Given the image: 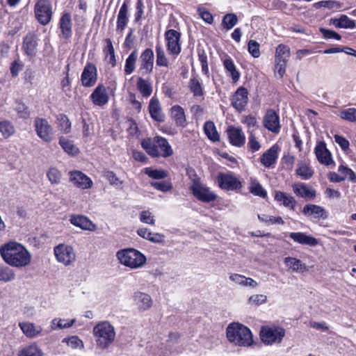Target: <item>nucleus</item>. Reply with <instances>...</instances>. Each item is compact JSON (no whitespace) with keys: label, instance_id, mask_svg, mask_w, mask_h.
Returning a JSON list of instances; mask_svg holds the SVG:
<instances>
[{"label":"nucleus","instance_id":"nucleus-1","mask_svg":"<svg viewBox=\"0 0 356 356\" xmlns=\"http://www.w3.org/2000/svg\"><path fill=\"white\" fill-rule=\"evenodd\" d=\"M0 254L7 264L16 268L25 267L31 260V254L27 249L15 241H10L2 245Z\"/></svg>","mask_w":356,"mask_h":356},{"label":"nucleus","instance_id":"nucleus-2","mask_svg":"<svg viewBox=\"0 0 356 356\" xmlns=\"http://www.w3.org/2000/svg\"><path fill=\"white\" fill-rule=\"evenodd\" d=\"M228 341L238 346L249 347L253 344L252 334L250 330L239 323H232L226 329Z\"/></svg>","mask_w":356,"mask_h":356},{"label":"nucleus","instance_id":"nucleus-3","mask_svg":"<svg viewBox=\"0 0 356 356\" xmlns=\"http://www.w3.org/2000/svg\"><path fill=\"white\" fill-rule=\"evenodd\" d=\"M142 147L152 157L167 158L172 155L173 150L167 139L161 136L147 138L141 141Z\"/></svg>","mask_w":356,"mask_h":356},{"label":"nucleus","instance_id":"nucleus-4","mask_svg":"<svg viewBox=\"0 0 356 356\" xmlns=\"http://www.w3.org/2000/svg\"><path fill=\"white\" fill-rule=\"evenodd\" d=\"M97 346L100 349L107 348L115 340L114 327L108 321L97 323L92 330Z\"/></svg>","mask_w":356,"mask_h":356},{"label":"nucleus","instance_id":"nucleus-5","mask_svg":"<svg viewBox=\"0 0 356 356\" xmlns=\"http://www.w3.org/2000/svg\"><path fill=\"white\" fill-rule=\"evenodd\" d=\"M116 257L122 265L136 269L141 267L146 261L145 256L134 248H127L117 252Z\"/></svg>","mask_w":356,"mask_h":356},{"label":"nucleus","instance_id":"nucleus-6","mask_svg":"<svg viewBox=\"0 0 356 356\" xmlns=\"http://www.w3.org/2000/svg\"><path fill=\"white\" fill-rule=\"evenodd\" d=\"M192 184L190 186L193 195L200 201L211 202L216 200L217 195L209 187L201 183L195 171L189 173Z\"/></svg>","mask_w":356,"mask_h":356},{"label":"nucleus","instance_id":"nucleus-7","mask_svg":"<svg viewBox=\"0 0 356 356\" xmlns=\"http://www.w3.org/2000/svg\"><path fill=\"white\" fill-rule=\"evenodd\" d=\"M34 13L38 22L45 26L52 18V5L50 0H37L34 6Z\"/></svg>","mask_w":356,"mask_h":356},{"label":"nucleus","instance_id":"nucleus-8","mask_svg":"<svg viewBox=\"0 0 356 356\" xmlns=\"http://www.w3.org/2000/svg\"><path fill=\"white\" fill-rule=\"evenodd\" d=\"M285 335V330L277 326H263L260 331L261 341L266 345L280 343Z\"/></svg>","mask_w":356,"mask_h":356},{"label":"nucleus","instance_id":"nucleus-9","mask_svg":"<svg viewBox=\"0 0 356 356\" xmlns=\"http://www.w3.org/2000/svg\"><path fill=\"white\" fill-rule=\"evenodd\" d=\"M54 254L56 260L65 266L72 264L76 259L74 250L71 245L60 243L54 247Z\"/></svg>","mask_w":356,"mask_h":356},{"label":"nucleus","instance_id":"nucleus-10","mask_svg":"<svg viewBox=\"0 0 356 356\" xmlns=\"http://www.w3.org/2000/svg\"><path fill=\"white\" fill-rule=\"evenodd\" d=\"M219 187L226 191H237L242 188V184L232 173L220 172L217 176Z\"/></svg>","mask_w":356,"mask_h":356},{"label":"nucleus","instance_id":"nucleus-11","mask_svg":"<svg viewBox=\"0 0 356 356\" xmlns=\"http://www.w3.org/2000/svg\"><path fill=\"white\" fill-rule=\"evenodd\" d=\"M34 127L37 136L43 141L50 143L53 140V128L46 119L36 118Z\"/></svg>","mask_w":356,"mask_h":356},{"label":"nucleus","instance_id":"nucleus-12","mask_svg":"<svg viewBox=\"0 0 356 356\" xmlns=\"http://www.w3.org/2000/svg\"><path fill=\"white\" fill-rule=\"evenodd\" d=\"M181 33L176 30L170 29L165 33L167 49L170 54L177 56L181 50L180 44Z\"/></svg>","mask_w":356,"mask_h":356},{"label":"nucleus","instance_id":"nucleus-13","mask_svg":"<svg viewBox=\"0 0 356 356\" xmlns=\"http://www.w3.org/2000/svg\"><path fill=\"white\" fill-rule=\"evenodd\" d=\"M69 180L75 187L83 190L91 188L93 185L92 179L80 170L69 172Z\"/></svg>","mask_w":356,"mask_h":356},{"label":"nucleus","instance_id":"nucleus-14","mask_svg":"<svg viewBox=\"0 0 356 356\" xmlns=\"http://www.w3.org/2000/svg\"><path fill=\"white\" fill-rule=\"evenodd\" d=\"M138 73L142 75L150 74L154 67V51L152 49H145L140 56Z\"/></svg>","mask_w":356,"mask_h":356},{"label":"nucleus","instance_id":"nucleus-15","mask_svg":"<svg viewBox=\"0 0 356 356\" xmlns=\"http://www.w3.org/2000/svg\"><path fill=\"white\" fill-rule=\"evenodd\" d=\"M248 102V91L243 86L239 87L231 98L232 106L238 112H242L245 110Z\"/></svg>","mask_w":356,"mask_h":356},{"label":"nucleus","instance_id":"nucleus-16","mask_svg":"<svg viewBox=\"0 0 356 356\" xmlns=\"http://www.w3.org/2000/svg\"><path fill=\"white\" fill-rule=\"evenodd\" d=\"M263 125L268 131L278 134L281 128L279 115L273 109H268L264 117Z\"/></svg>","mask_w":356,"mask_h":356},{"label":"nucleus","instance_id":"nucleus-17","mask_svg":"<svg viewBox=\"0 0 356 356\" xmlns=\"http://www.w3.org/2000/svg\"><path fill=\"white\" fill-rule=\"evenodd\" d=\"M97 80V70L92 63H88L84 67L81 76V83L84 87L93 86Z\"/></svg>","mask_w":356,"mask_h":356},{"label":"nucleus","instance_id":"nucleus-18","mask_svg":"<svg viewBox=\"0 0 356 356\" xmlns=\"http://www.w3.org/2000/svg\"><path fill=\"white\" fill-rule=\"evenodd\" d=\"M227 133L232 145L241 147L245 144V136L241 128L229 126L227 129Z\"/></svg>","mask_w":356,"mask_h":356},{"label":"nucleus","instance_id":"nucleus-19","mask_svg":"<svg viewBox=\"0 0 356 356\" xmlns=\"http://www.w3.org/2000/svg\"><path fill=\"white\" fill-rule=\"evenodd\" d=\"M59 28L61 32L60 37L65 40L72 37V22L71 15L69 13H64L62 14L59 20Z\"/></svg>","mask_w":356,"mask_h":356},{"label":"nucleus","instance_id":"nucleus-20","mask_svg":"<svg viewBox=\"0 0 356 356\" xmlns=\"http://www.w3.org/2000/svg\"><path fill=\"white\" fill-rule=\"evenodd\" d=\"M38 41V38L35 33L30 32L26 34V35L24 38L22 45V48L24 50L26 54L29 56H33L35 55Z\"/></svg>","mask_w":356,"mask_h":356},{"label":"nucleus","instance_id":"nucleus-21","mask_svg":"<svg viewBox=\"0 0 356 356\" xmlns=\"http://www.w3.org/2000/svg\"><path fill=\"white\" fill-rule=\"evenodd\" d=\"M279 147L277 145H273L270 149L264 152L260 158L261 163L266 168L274 165L278 159Z\"/></svg>","mask_w":356,"mask_h":356},{"label":"nucleus","instance_id":"nucleus-22","mask_svg":"<svg viewBox=\"0 0 356 356\" xmlns=\"http://www.w3.org/2000/svg\"><path fill=\"white\" fill-rule=\"evenodd\" d=\"M133 298L134 303L140 312L146 311L152 307V298L147 293L137 291L134 293Z\"/></svg>","mask_w":356,"mask_h":356},{"label":"nucleus","instance_id":"nucleus-23","mask_svg":"<svg viewBox=\"0 0 356 356\" xmlns=\"http://www.w3.org/2000/svg\"><path fill=\"white\" fill-rule=\"evenodd\" d=\"M289 237L296 243L314 247L318 243L317 238L307 235L305 232H291L289 233Z\"/></svg>","mask_w":356,"mask_h":356},{"label":"nucleus","instance_id":"nucleus-24","mask_svg":"<svg viewBox=\"0 0 356 356\" xmlns=\"http://www.w3.org/2000/svg\"><path fill=\"white\" fill-rule=\"evenodd\" d=\"M90 98L94 104L104 106L108 101V96L104 86L99 84L90 95Z\"/></svg>","mask_w":356,"mask_h":356},{"label":"nucleus","instance_id":"nucleus-25","mask_svg":"<svg viewBox=\"0 0 356 356\" xmlns=\"http://www.w3.org/2000/svg\"><path fill=\"white\" fill-rule=\"evenodd\" d=\"M314 152L318 161L321 164L328 165L332 162L331 154L326 148L324 142L318 143L315 147Z\"/></svg>","mask_w":356,"mask_h":356},{"label":"nucleus","instance_id":"nucleus-26","mask_svg":"<svg viewBox=\"0 0 356 356\" xmlns=\"http://www.w3.org/2000/svg\"><path fill=\"white\" fill-rule=\"evenodd\" d=\"M293 193L298 197L312 200L316 197V191L305 183H296L292 186Z\"/></svg>","mask_w":356,"mask_h":356},{"label":"nucleus","instance_id":"nucleus-27","mask_svg":"<svg viewBox=\"0 0 356 356\" xmlns=\"http://www.w3.org/2000/svg\"><path fill=\"white\" fill-rule=\"evenodd\" d=\"M302 213L306 216H312L315 219L325 220L327 218V213L321 206L316 204H306L302 209Z\"/></svg>","mask_w":356,"mask_h":356},{"label":"nucleus","instance_id":"nucleus-28","mask_svg":"<svg viewBox=\"0 0 356 356\" xmlns=\"http://www.w3.org/2000/svg\"><path fill=\"white\" fill-rule=\"evenodd\" d=\"M70 221L73 225L82 229L93 231L96 228L95 225L88 218L82 215H72Z\"/></svg>","mask_w":356,"mask_h":356},{"label":"nucleus","instance_id":"nucleus-29","mask_svg":"<svg viewBox=\"0 0 356 356\" xmlns=\"http://www.w3.org/2000/svg\"><path fill=\"white\" fill-rule=\"evenodd\" d=\"M19 326L23 334L28 338L33 339L40 335L42 331L40 325L30 322H22L19 323Z\"/></svg>","mask_w":356,"mask_h":356},{"label":"nucleus","instance_id":"nucleus-30","mask_svg":"<svg viewBox=\"0 0 356 356\" xmlns=\"http://www.w3.org/2000/svg\"><path fill=\"white\" fill-rule=\"evenodd\" d=\"M274 199L276 202L280 203V205L291 210L295 209L296 201L292 195L282 191H275Z\"/></svg>","mask_w":356,"mask_h":356},{"label":"nucleus","instance_id":"nucleus-31","mask_svg":"<svg viewBox=\"0 0 356 356\" xmlns=\"http://www.w3.org/2000/svg\"><path fill=\"white\" fill-rule=\"evenodd\" d=\"M128 1L125 0L121 6L117 19V30L124 31L129 22L128 17Z\"/></svg>","mask_w":356,"mask_h":356},{"label":"nucleus","instance_id":"nucleus-32","mask_svg":"<svg viewBox=\"0 0 356 356\" xmlns=\"http://www.w3.org/2000/svg\"><path fill=\"white\" fill-rule=\"evenodd\" d=\"M331 24L339 29H355L356 22L346 15H341L339 18H332Z\"/></svg>","mask_w":356,"mask_h":356},{"label":"nucleus","instance_id":"nucleus-33","mask_svg":"<svg viewBox=\"0 0 356 356\" xmlns=\"http://www.w3.org/2000/svg\"><path fill=\"white\" fill-rule=\"evenodd\" d=\"M149 112L151 117L157 122H163L164 116L161 112L159 101L155 97L150 99L149 104Z\"/></svg>","mask_w":356,"mask_h":356},{"label":"nucleus","instance_id":"nucleus-34","mask_svg":"<svg viewBox=\"0 0 356 356\" xmlns=\"http://www.w3.org/2000/svg\"><path fill=\"white\" fill-rule=\"evenodd\" d=\"M188 88L195 97H203L204 88L200 79L197 76H193L190 79L188 82Z\"/></svg>","mask_w":356,"mask_h":356},{"label":"nucleus","instance_id":"nucleus-35","mask_svg":"<svg viewBox=\"0 0 356 356\" xmlns=\"http://www.w3.org/2000/svg\"><path fill=\"white\" fill-rule=\"evenodd\" d=\"M105 43L106 45L103 48V53L105 55V59L111 65L112 67H114L117 64L114 47L111 39L109 38H106L105 40Z\"/></svg>","mask_w":356,"mask_h":356},{"label":"nucleus","instance_id":"nucleus-36","mask_svg":"<svg viewBox=\"0 0 356 356\" xmlns=\"http://www.w3.org/2000/svg\"><path fill=\"white\" fill-rule=\"evenodd\" d=\"M286 266L294 272L307 271V267L305 264L302 263L300 259L294 257H285L284 259Z\"/></svg>","mask_w":356,"mask_h":356},{"label":"nucleus","instance_id":"nucleus-37","mask_svg":"<svg viewBox=\"0 0 356 356\" xmlns=\"http://www.w3.org/2000/svg\"><path fill=\"white\" fill-rule=\"evenodd\" d=\"M229 279L236 284L244 286L255 288L258 286L257 282L253 279L239 274H232L229 276Z\"/></svg>","mask_w":356,"mask_h":356},{"label":"nucleus","instance_id":"nucleus-38","mask_svg":"<svg viewBox=\"0 0 356 356\" xmlns=\"http://www.w3.org/2000/svg\"><path fill=\"white\" fill-rule=\"evenodd\" d=\"M17 356H44V354L37 344L32 343L20 349Z\"/></svg>","mask_w":356,"mask_h":356},{"label":"nucleus","instance_id":"nucleus-39","mask_svg":"<svg viewBox=\"0 0 356 356\" xmlns=\"http://www.w3.org/2000/svg\"><path fill=\"white\" fill-rule=\"evenodd\" d=\"M223 65L226 71L231 76L233 83H236L240 78V73L236 70L233 60L230 57L226 58L223 60Z\"/></svg>","mask_w":356,"mask_h":356},{"label":"nucleus","instance_id":"nucleus-40","mask_svg":"<svg viewBox=\"0 0 356 356\" xmlns=\"http://www.w3.org/2000/svg\"><path fill=\"white\" fill-rule=\"evenodd\" d=\"M137 89L139 90L143 97H149L152 92V86L149 81L138 77L137 83Z\"/></svg>","mask_w":356,"mask_h":356},{"label":"nucleus","instance_id":"nucleus-41","mask_svg":"<svg viewBox=\"0 0 356 356\" xmlns=\"http://www.w3.org/2000/svg\"><path fill=\"white\" fill-rule=\"evenodd\" d=\"M137 233L140 237L154 243H160L164 238L163 235L158 233H152L147 228H140L138 229Z\"/></svg>","mask_w":356,"mask_h":356},{"label":"nucleus","instance_id":"nucleus-42","mask_svg":"<svg viewBox=\"0 0 356 356\" xmlns=\"http://www.w3.org/2000/svg\"><path fill=\"white\" fill-rule=\"evenodd\" d=\"M171 115L177 126L184 127L186 117L184 109L180 106L175 105L171 108Z\"/></svg>","mask_w":356,"mask_h":356},{"label":"nucleus","instance_id":"nucleus-43","mask_svg":"<svg viewBox=\"0 0 356 356\" xmlns=\"http://www.w3.org/2000/svg\"><path fill=\"white\" fill-rule=\"evenodd\" d=\"M138 57V51L135 49L127 58L124 70L125 74L129 75L134 72Z\"/></svg>","mask_w":356,"mask_h":356},{"label":"nucleus","instance_id":"nucleus-44","mask_svg":"<svg viewBox=\"0 0 356 356\" xmlns=\"http://www.w3.org/2000/svg\"><path fill=\"white\" fill-rule=\"evenodd\" d=\"M204 131L208 138L213 142L218 141L220 136L216 130L214 123L211 121H207L204 124Z\"/></svg>","mask_w":356,"mask_h":356},{"label":"nucleus","instance_id":"nucleus-45","mask_svg":"<svg viewBox=\"0 0 356 356\" xmlns=\"http://www.w3.org/2000/svg\"><path fill=\"white\" fill-rule=\"evenodd\" d=\"M298 176L304 180L309 179L314 175V171L305 163L300 161L298 163V168L296 170Z\"/></svg>","mask_w":356,"mask_h":356},{"label":"nucleus","instance_id":"nucleus-46","mask_svg":"<svg viewBox=\"0 0 356 356\" xmlns=\"http://www.w3.org/2000/svg\"><path fill=\"white\" fill-rule=\"evenodd\" d=\"M76 320H65L59 318H55L51 321V329L52 330L66 329L72 327Z\"/></svg>","mask_w":356,"mask_h":356},{"label":"nucleus","instance_id":"nucleus-47","mask_svg":"<svg viewBox=\"0 0 356 356\" xmlns=\"http://www.w3.org/2000/svg\"><path fill=\"white\" fill-rule=\"evenodd\" d=\"M156 63L159 67H168L169 65V61L165 56V53L163 47L160 44L156 45Z\"/></svg>","mask_w":356,"mask_h":356},{"label":"nucleus","instance_id":"nucleus-48","mask_svg":"<svg viewBox=\"0 0 356 356\" xmlns=\"http://www.w3.org/2000/svg\"><path fill=\"white\" fill-rule=\"evenodd\" d=\"M290 57V48L283 44H279L275 51V60L278 62H287Z\"/></svg>","mask_w":356,"mask_h":356},{"label":"nucleus","instance_id":"nucleus-49","mask_svg":"<svg viewBox=\"0 0 356 356\" xmlns=\"http://www.w3.org/2000/svg\"><path fill=\"white\" fill-rule=\"evenodd\" d=\"M59 144L68 154L76 155L79 152V149L74 145L73 142L65 137L62 136L60 138Z\"/></svg>","mask_w":356,"mask_h":356},{"label":"nucleus","instance_id":"nucleus-50","mask_svg":"<svg viewBox=\"0 0 356 356\" xmlns=\"http://www.w3.org/2000/svg\"><path fill=\"white\" fill-rule=\"evenodd\" d=\"M259 220L266 225H283L284 221L280 216H273L267 214H258Z\"/></svg>","mask_w":356,"mask_h":356},{"label":"nucleus","instance_id":"nucleus-51","mask_svg":"<svg viewBox=\"0 0 356 356\" xmlns=\"http://www.w3.org/2000/svg\"><path fill=\"white\" fill-rule=\"evenodd\" d=\"M238 23V17L234 13H227L222 17V25L226 30L232 29Z\"/></svg>","mask_w":356,"mask_h":356},{"label":"nucleus","instance_id":"nucleus-52","mask_svg":"<svg viewBox=\"0 0 356 356\" xmlns=\"http://www.w3.org/2000/svg\"><path fill=\"white\" fill-rule=\"evenodd\" d=\"M15 277V274L13 269L8 266H0V281L8 282L13 281Z\"/></svg>","mask_w":356,"mask_h":356},{"label":"nucleus","instance_id":"nucleus-53","mask_svg":"<svg viewBox=\"0 0 356 356\" xmlns=\"http://www.w3.org/2000/svg\"><path fill=\"white\" fill-rule=\"evenodd\" d=\"M0 133L5 138H8L15 133V127L8 120L1 121L0 122Z\"/></svg>","mask_w":356,"mask_h":356},{"label":"nucleus","instance_id":"nucleus-54","mask_svg":"<svg viewBox=\"0 0 356 356\" xmlns=\"http://www.w3.org/2000/svg\"><path fill=\"white\" fill-rule=\"evenodd\" d=\"M58 128L65 134H68L71 129V122L68 118L64 114H60L57 116Z\"/></svg>","mask_w":356,"mask_h":356},{"label":"nucleus","instance_id":"nucleus-55","mask_svg":"<svg viewBox=\"0 0 356 356\" xmlns=\"http://www.w3.org/2000/svg\"><path fill=\"white\" fill-rule=\"evenodd\" d=\"M144 172L146 175L152 179H161L168 177V172L164 170L145 168L144 169Z\"/></svg>","mask_w":356,"mask_h":356},{"label":"nucleus","instance_id":"nucleus-56","mask_svg":"<svg viewBox=\"0 0 356 356\" xmlns=\"http://www.w3.org/2000/svg\"><path fill=\"white\" fill-rule=\"evenodd\" d=\"M339 115L343 120L355 122H356V108H348L343 109L339 112Z\"/></svg>","mask_w":356,"mask_h":356},{"label":"nucleus","instance_id":"nucleus-57","mask_svg":"<svg viewBox=\"0 0 356 356\" xmlns=\"http://www.w3.org/2000/svg\"><path fill=\"white\" fill-rule=\"evenodd\" d=\"M338 171L341 175V177H346V179H347L353 183L356 182V175L350 168L341 165L338 168Z\"/></svg>","mask_w":356,"mask_h":356},{"label":"nucleus","instance_id":"nucleus-58","mask_svg":"<svg viewBox=\"0 0 356 356\" xmlns=\"http://www.w3.org/2000/svg\"><path fill=\"white\" fill-rule=\"evenodd\" d=\"M62 342L66 343L68 346L71 347L73 349H81L83 348V341L76 336H72L69 338H65L63 339Z\"/></svg>","mask_w":356,"mask_h":356},{"label":"nucleus","instance_id":"nucleus-59","mask_svg":"<svg viewBox=\"0 0 356 356\" xmlns=\"http://www.w3.org/2000/svg\"><path fill=\"white\" fill-rule=\"evenodd\" d=\"M250 191L253 195L259 196L261 197H265L267 195L266 191L264 190L262 186L257 181H253L251 183L250 186Z\"/></svg>","mask_w":356,"mask_h":356},{"label":"nucleus","instance_id":"nucleus-60","mask_svg":"<svg viewBox=\"0 0 356 356\" xmlns=\"http://www.w3.org/2000/svg\"><path fill=\"white\" fill-rule=\"evenodd\" d=\"M47 177L51 184H59L61 179V172L55 168H51L47 172Z\"/></svg>","mask_w":356,"mask_h":356},{"label":"nucleus","instance_id":"nucleus-61","mask_svg":"<svg viewBox=\"0 0 356 356\" xmlns=\"http://www.w3.org/2000/svg\"><path fill=\"white\" fill-rule=\"evenodd\" d=\"M243 123L247 125L249 134H250L251 131L254 133L258 129L257 119L252 115L246 116L243 120Z\"/></svg>","mask_w":356,"mask_h":356},{"label":"nucleus","instance_id":"nucleus-62","mask_svg":"<svg viewBox=\"0 0 356 356\" xmlns=\"http://www.w3.org/2000/svg\"><path fill=\"white\" fill-rule=\"evenodd\" d=\"M150 184L156 190L167 192L172 189V184L169 181H152Z\"/></svg>","mask_w":356,"mask_h":356},{"label":"nucleus","instance_id":"nucleus-63","mask_svg":"<svg viewBox=\"0 0 356 356\" xmlns=\"http://www.w3.org/2000/svg\"><path fill=\"white\" fill-rule=\"evenodd\" d=\"M140 220L145 224L154 225L155 219L154 215L148 210L143 211L140 213Z\"/></svg>","mask_w":356,"mask_h":356},{"label":"nucleus","instance_id":"nucleus-64","mask_svg":"<svg viewBox=\"0 0 356 356\" xmlns=\"http://www.w3.org/2000/svg\"><path fill=\"white\" fill-rule=\"evenodd\" d=\"M197 13L200 17L207 23L211 24L213 23V17L210 12L202 6L197 7Z\"/></svg>","mask_w":356,"mask_h":356}]
</instances>
